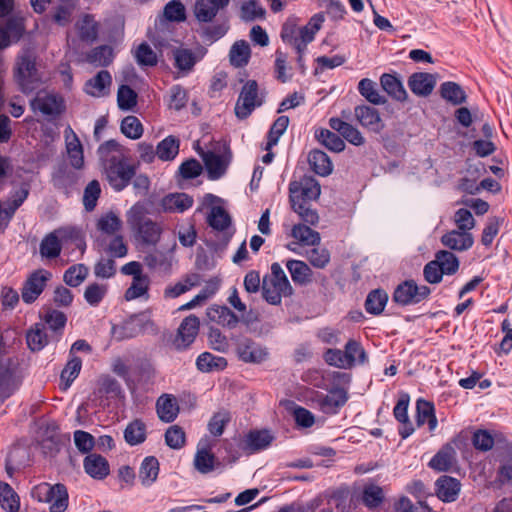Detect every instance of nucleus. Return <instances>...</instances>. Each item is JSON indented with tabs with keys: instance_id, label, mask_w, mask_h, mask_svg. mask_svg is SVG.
<instances>
[{
	"instance_id": "nucleus-60",
	"label": "nucleus",
	"mask_w": 512,
	"mask_h": 512,
	"mask_svg": "<svg viewBox=\"0 0 512 512\" xmlns=\"http://www.w3.org/2000/svg\"><path fill=\"white\" fill-rule=\"evenodd\" d=\"M87 59L96 66H107L113 60V50L109 46L96 47L88 54Z\"/></svg>"
},
{
	"instance_id": "nucleus-27",
	"label": "nucleus",
	"mask_w": 512,
	"mask_h": 512,
	"mask_svg": "<svg viewBox=\"0 0 512 512\" xmlns=\"http://www.w3.org/2000/svg\"><path fill=\"white\" fill-rule=\"evenodd\" d=\"M83 466L85 472L94 479H104L109 474L107 460L98 454H89L85 457Z\"/></svg>"
},
{
	"instance_id": "nucleus-12",
	"label": "nucleus",
	"mask_w": 512,
	"mask_h": 512,
	"mask_svg": "<svg viewBox=\"0 0 512 512\" xmlns=\"http://www.w3.org/2000/svg\"><path fill=\"white\" fill-rule=\"evenodd\" d=\"M51 273L44 269L34 271L26 280L22 288V299L25 303L34 302L43 292Z\"/></svg>"
},
{
	"instance_id": "nucleus-57",
	"label": "nucleus",
	"mask_w": 512,
	"mask_h": 512,
	"mask_svg": "<svg viewBox=\"0 0 512 512\" xmlns=\"http://www.w3.org/2000/svg\"><path fill=\"white\" fill-rule=\"evenodd\" d=\"M117 103L121 110H132L137 105V93L127 85H121L117 92Z\"/></svg>"
},
{
	"instance_id": "nucleus-15",
	"label": "nucleus",
	"mask_w": 512,
	"mask_h": 512,
	"mask_svg": "<svg viewBox=\"0 0 512 512\" xmlns=\"http://www.w3.org/2000/svg\"><path fill=\"white\" fill-rule=\"evenodd\" d=\"M354 115L357 121L369 131L380 133L385 128V123L379 111L371 106L360 105L355 107Z\"/></svg>"
},
{
	"instance_id": "nucleus-45",
	"label": "nucleus",
	"mask_w": 512,
	"mask_h": 512,
	"mask_svg": "<svg viewBox=\"0 0 512 512\" xmlns=\"http://www.w3.org/2000/svg\"><path fill=\"white\" fill-rule=\"evenodd\" d=\"M417 422L419 425L428 424L429 430L433 431L437 426V419L434 414V406L425 400L417 401Z\"/></svg>"
},
{
	"instance_id": "nucleus-49",
	"label": "nucleus",
	"mask_w": 512,
	"mask_h": 512,
	"mask_svg": "<svg viewBox=\"0 0 512 512\" xmlns=\"http://www.w3.org/2000/svg\"><path fill=\"white\" fill-rule=\"evenodd\" d=\"M388 295L385 291L376 289L371 291L366 299V310L371 314H380L387 303Z\"/></svg>"
},
{
	"instance_id": "nucleus-35",
	"label": "nucleus",
	"mask_w": 512,
	"mask_h": 512,
	"mask_svg": "<svg viewBox=\"0 0 512 512\" xmlns=\"http://www.w3.org/2000/svg\"><path fill=\"white\" fill-rule=\"evenodd\" d=\"M149 276L141 278H132L131 285L126 289L124 293V299L126 301H132L135 299L142 298L144 300L149 299V288H150Z\"/></svg>"
},
{
	"instance_id": "nucleus-1",
	"label": "nucleus",
	"mask_w": 512,
	"mask_h": 512,
	"mask_svg": "<svg viewBox=\"0 0 512 512\" xmlns=\"http://www.w3.org/2000/svg\"><path fill=\"white\" fill-rule=\"evenodd\" d=\"M98 153L110 185L117 191L124 189L135 175V170L126 162L120 145L109 140L99 147Z\"/></svg>"
},
{
	"instance_id": "nucleus-33",
	"label": "nucleus",
	"mask_w": 512,
	"mask_h": 512,
	"mask_svg": "<svg viewBox=\"0 0 512 512\" xmlns=\"http://www.w3.org/2000/svg\"><path fill=\"white\" fill-rule=\"evenodd\" d=\"M455 460L456 451L452 445L447 444L430 460L429 466L437 471H447L453 466Z\"/></svg>"
},
{
	"instance_id": "nucleus-43",
	"label": "nucleus",
	"mask_w": 512,
	"mask_h": 512,
	"mask_svg": "<svg viewBox=\"0 0 512 512\" xmlns=\"http://www.w3.org/2000/svg\"><path fill=\"white\" fill-rule=\"evenodd\" d=\"M359 93L370 103L374 105H380L386 103V98L382 96L377 87L376 83L368 78H364L359 82L358 85Z\"/></svg>"
},
{
	"instance_id": "nucleus-52",
	"label": "nucleus",
	"mask_w": 512,
	"mask_h": 512,
	"mask_svg": "<svg viewBox=\"0 0 512 512\" xmlns=\"http://www.w3.org/2000/svg\"><path fill=\"white\" fill-rule=\"evenodd\" d=\"M344 351L350 368L356 364H363L367 360L363 347L355 340H349L345 345Z\"/></svg>"
},
{
	"instance_id": "nucleus-21",
	"label": "nucleus",
	"mask_w": 512,
	"mask_h": 512,
	"mask_svg": "<svg viewBox=\"0 0 512 512\" xmlns=\"http://www.w3.org/2000/svg\"><path fill=\"white\" fill-rule=\"evenodd\" d=\"M206 315L210 321L230 329L240 322L239 317L226 306L212 305L207 308Z\"/></svg>"
},
{
	"instance_id": "nucleus-41",
	"label": "nucleus",
	"mask_w": 512,
	"mask_h": 512,
	"mask_svg": "<svg viewBox=\"0 0 512 512\" xmlns=\"http://www.w3.org/2000/svg\"><path fill=\"white\" fill-rule=\"evenodd\" d=\"M291 235L304 245L315 246L319 245L321 241L320 234L304 224L294 225Z\"/></svg>"
},
{
	"instance_id": "nucleus-55",
	"label": "nucleus",
	"mask_w": 512,
	"mask_h": 512,
	"mask_svg": "<svg viewBox=\"0 0 512 512\" xmlns=\"http://www.w3.org/2000/svg\"><path fill=\"white\" fill-rule=\"evenodd\" d=\"M436 263L440 266L444 274H454L459 268L457 257L446 250L439 251L435 258Z\"/></svg>"
},
{
	"instance_id": "nucleus-30",
	"label": "nucleus",
	"mask_w": 512,
	"mask_h": 512,
	"mask_svg": "<svg viewBox=\"0 0 512 512\" xmlns=\"http://www.w3.org/2000/svg\"><path fill=\"white\" fill-rule=\"evenodd\" d=\"M274 440L269 430H253L246 435V449L251 453L268 448Z\"/></svg>"
},
{
	"instance_id": "nucleus-11",
	"label": "nucleus",
	"mask_w": 512,
	"mask_h": 512,
	"mask_svg": "<svg viewBox=\"0 0 512 512\" xmlns=\"http://www.w3.org/2000/svg\"><path fill=\"white\" fill-rule=\"evenodd\" d=\"M209 177L211 179L220 178L226 171L231 160L229 148L223 144L217 151H210L202 155Z\"/></svg>"
},
{
	"instance_id": "nucleus-38",
	"label": "nucleus",
	"mask_w": 512,
	"mask_h": 512,
	"mask_svg": "<svg viewBox=\"0 0 512 512\" xmlns=\"http://www.w3.org/2000/svg\"><path fill=\"white\" fill-rule=\"evenodd\" d=\"M311 169L320 176H328L332 173L333 165L328 155L320 150H313L308 156Z\"/></svg>"
},
{
	"instance_id": "nucleus-50",
	"label": "nucleus",
	"mask_w": 512,
	"mask_h": 512,
	"mask_svg": "<svg viewBox=\"0 0 512 512\" xmlns=\"http://www.w3.org/2000/svg\"><path fill=\"white\" fill-rule=\"evenodd\" d=\"M266 15V10L256 0H248L241 4L240 17L244 21H254L256 19H263Z\"/></svg>"
},
{
	"instance_id": "nucleus-63",
	"label": "nucleus",
	"mask_w": 512,
	"mask_h": 512,
	"mask_svg": "<svg viewBox=\"0 0 512 512\" xmlns=\"http://www.w3.org/2000/svg\"><path fill=\"white\" fill-rule=\"evenodd\" d=\"M25 17L20 14H15L7 21L6 31L10 38V43L18 41L25 32Z\"/></svg>"
},
{
	"instance_id": "nucleus-51",
	"label": "nucleus",
	"mask_w": 512,
	"mask_h": 512,
	"mask_svg": "<svg viewBox=\"0 0 512 512\" xmlns=\"http://www.w3.org/2000/svg\"><path fill=\"white\" fill-rule=\"evenodd\" d=\"M197 367L203 372L222 369L227 365L225 358L217 357L209 352H204L197 359Z\"/></svg>"
},
{
	"instance_id": "nucleus-59",
	"label": "nucleus",
	"mask_w": 512,
	"mask_h": 512,
	"mask_svg": "<svg viewBox=\"0 0 512 512\" xmlns=\"http://www.w3.org/2000/svg\"><path fill=\"white\" fill-rule=\"evenodd\" d=\"M79 37L85 41H93L97 36L96 23L92 16L84 15L76 24Z\"/></svg>"
},
{
	"instance_id": "nucleus-19",
	"label": "nucleus",
	"mask_w": 512,
	"mask_h": 512,
	"mask_svg": "<svg viewBox=\"0 0 512 512\" xmlns=\"http://www.w3.org/2000/svg\"><path fill=\"white\" fill-rule=\"evenodd\" d=\"M230 0H196L193 13L199 22H211Z\"/></svg>"
},
{
	"instance_id": "nucleus-34",
	"label": "nucleus",
	"mask_w": 512,
	"mask_h": 512,
	"mask_svg": "<svg viewBox=\"0 0 512 512\" xmlns=\"http://www.w3.org/2000/svg\"><path fill=\"white\" fill-rule=\"evenodd\" d=\"M156 408L159 418L167 423L174 421L179 412L176 399L168 394L158 398Z\"/></svg>"
},
{
	"instance_id": "nucleus-53",
	"label": "nucleus",
	"mask_w": 512,
	"mask_h": 512,
	"mask_svg": "<svg viewBox=\"0 0 512 512\" xmlns=\"http://www.w3.org/2000/svg\"><path fill=\"white\" fill-rule=\"evenodd\" d=\"M26 339L28 347L32 351H40L48 343L44 327L40 324H36L31 330L27 332Z\"/></svg>"
},
{
	"instance_id": "nucleus-26",
	"label": "nucleus",
	"mask_w": 512,
	"mask_h": 512,
	"mask_svg": "<svg viewBox=\"0 0 512 512\" xmlns=\"http://www.w3.org/2000/svg\"><path fill=\"white\" fill-rule=\"evenodd\" d=\"M330 126L333 130L339 132L341 136L349 143L355 146H361L365 143V139L361 132L353 125L339 118H331Z\"/></svg>"
},
{
	"instance_id": "nucleus-56",
	"label": "nucleus",
	"mask_w": 512,
	"mask_h": 512,
	"mask_svg": "<svg viewBox=\"0 0 512 512\" xmlns=\"http://www.w3.org/2000/svg\"><path fill=\"white\" fill-rule=\"evenodd\" d=\"M292 210L298 214L303 222L315 226L319 222V215L307 202H290Z\"/></svg>"
},
{
	"instance_id": "nucleus-32",
	"label": "nucleus",
	"mask_w": 512,
	"mask_h": 512,
	"mask_svg": "<svg viewBox=\"0 0 512 512\" xmlns=\"http://www.w3.org/2000/svg\"><path fill=\"white\" fill-rule=\"evenodd\" d=\"M280 404L293 415L298 426L310 428L315 423L314 415L309 410L298 406L294 401L281 400Z\"/></svg>"
},
{
	"instance_id": "nucleus-46",
	"label": "nucleus",
	"mask_w": 512,
	"mask_h": 512,
	"mask_svg": "<svg viewBox=\"0 0 512 512\" xmlns=\"http://www.w3.org/2000/svg\"><path fill=\"white\" fill-rule=\"evenodd\" d=\"M305 257L309 263L318 269L325 268L330 262V252L319 245L312 246L305 251Z\"/></svg>"
},
{
	"instance_id": "nucleus-64",
	"label": "nucleus",
	"mask_w": 512,
	"mask_h": 512,
	"mask_svg": "<svg viewBox=\"0 0 512 512\" xmlns=\"http://www.w3.org/2000/svg\"><path fill=\"white\" fill-rule=\"evenodd\" d=\"M88 268L83 264H77L71 266L64 274V282L71 286H79L87 277Z\"/></svg>"
},
{
	"instance_id": "nucleus-10",
	"label": "nucleus",
	"mask_w": 512,
	"mask_h": 512,
	"mask_svg": "<svg viewBox=\"0 0 512 512\" xmlns=\"http://www.w3.org/2000/svg\"><path fill=\"white\" fill-rule=\"evenodd\" d=\"M347 391L342 386H333L325 392H317L314 401L319 409L326 414H334L347 401Z\"/></svg>"
},
{
	"instance_id": "nucleus-22",
	"label": "nucleus",
	"mask_w": 512,
	"mask_h": 512,
	"mask_svg": "<svg viewBox=\"0 0 512 512\" xmlns=\"http://www.w3.org/2000/svg\"><path fill=\"white\" fill-rule=\"evenodd\" d=\"M441 242L451 250L464 251L472 247L474 239L470 232L454 229L444 234Z\"/></svg>"
},
{
	"instance_id": "nucleus-58",
	"label": "nucleus",
	"mask_w": 512,
	"mask_h": 512,
	"mask_svg": "<svg viewBox=\"0 0 512 512\" xmlns=\"http://www.w3.org/2000/svg\"><path fill=\"white\" fill-rule=\"evenodd\" d=\"M78 180V175L66 167H60L52 177L53 185L58 189H67Z\"/></svg>"
},
{
	"instance_id": "nucleus-7",
	"label": "nucleus",
	"mask_w": 512,
	"mask_h": 512,
	"mask_svg": "<svg viewBox=\"0 0 512 512\" xmlns=\"http://www.w3.org/2000/svg\"><path fill=\"white\" fill-rule=\"evenodd\" d=\"M16 80L23 92H31L40 81L35 65V57L30 51L19 56L16 64Z\"/></svg>"
},
{
	"instance_id": "nucleus-42",
	"label": "nucleus",
	"mask_w": 512,
	"mask_h": 512,
	"mask_svg": "<svg viewBox=\"0 0 512 512\" xmlns=\"http://www.w3.org/2000/svg\"><path fill=\"white\" fill-rule=\"evenodd\" d=\"M124 439L131 446L143 443L146 439V425L139 419L130 422L124 430Z\"/></svg>"
},
{
	"instance_id": "nucleus-61",
	"label": "nucleus",
	"mask_w": 512,
	"mask_h": 512,
	"mask_svg": "<svg viewBox=\"0 0 512 512\" xmlns=\"http://www.w3.org/2000/svg\"><path fill=\"white\" fill-rule=\"evenodd\" d=\"M186 435L178 425L170 426L165 432V443L171 449H181L185 445Z\"/></svg>"
},
{
	"instance_id": "nucleus-14",
	"label": "nucleus",
	"mask_w": 512,
	"mask_h": 512,
	"mask_svg": "<svg viewBox=\"0 0 512 512\" xmlns=\"http://www.w3.org/2000/svg\"><path fill=\"white\" fill-rule=\"evenodd\" d=\"M199 319L190 315L186 317L178 328V333L173 341L177 350H183L189 347L195 340L199 331Z\"/></svg>"
},
{
	"instance_id": "nucleus-17",
	"label": "nucleus",
	"mask_w": 512,
	"mask_h": 512,
	"mask_svg": "<svg viewBox=\"0 0 512 512\" xmlns=\"http://www.w3.org/2000/svg\"><path fill=\"white\" fill-rule=\"evenodd\" d=\"M324 22L322 13L315 14L311 17L308 24L299 29V36L295 37L293 46L301 55L308 43L313 41L315 34L320 30Z\"/></svg>"
},
{
	"instance_id": "nucleus-8",
	"label": "nucleus",
	"mask_w": 512,
	"mask_h": 512,
	"mask_svg": "<svg viewBox=\"0 0 512 512\" xmlns=\"http://www.w3.org/2000/svg\"><path fill=\"white\" fill-rule=\"evenodd\" d=\"M321 194L319 182L311 176H303L289 185L290 202H309L317 200Z\"/></svg>"
},
{
	"instance_id": "nucleus-40",
	"label": "nucleus",
	"mask_w": 512,
	"mask_h": 512,
	"mask_svg": "<svg viewBox=\"0 0 512 512\" xmlns=\"http://www.w3.org/2000/svg\"><path fill=\"white\" fill-rule=\"evenodd\" d=\"M159 473V462L153 457H146L139 470V479L144 486H150L154 483Z\"/></svg>"
},
{
	"instance_id": "nucleus-54",
	"label": "nucleus",
	"mask_w": 512,
	"mask_h": 512,
	"mask_svg": "<svg viewBox=\"0 0 512 512\" xmlns=\"http://www.w3.org/2000/svg\"><path fill=\"white\" fill-rule=\"evenodd\" d=\"M317 139L329 150L341 152L345 149L344 141L334 132L327 129H321L316 133Z\"/></svg>"
},
{
	"instance_id": "nucleus-48",
	"label": "nucleus",
	"mask_w": 512,
	"mask_h": 512,
	"mask_svg": "<svg viewBox=\"0 0 512 512\" xmlns=\"http://www.w3.org/2000/svg\"><path fill=\"white\" fill-rule=\"evenodd\" d=\"M0 505L9 512H17L19 509V497L11 486L0 482Z\"/></svg>"
},
{
	"instance_id": "nucleus-25",
	"label": "nucleus",
	"mask_w": 512,
	"mask_h": 512,
	"mask_svg": "<svg viewBox=\"0 0 512 512\" xmlns=\"http://www.w3.org/2000/svg\"><path fill=\"white\" fill-rule=\"evenodd\" d=\"M382 89L394 100L405 102L408 100V93L402 81L395 75L385 73L380 77Z\"/></svg>"
},
{
	"instance_id": "nucleus-44",
	"label": "nucleus",
	"mask_w": 512,
	"mask_h": 512,
	"mask_svg": "<svg viewBox=\"0 0 512 512\" xmlns=\"http://www.w3.org/2000/svg\"><path fill=\"white\" fill-rule=\"evenodd\" d=\"M96 227L102 233L114 235L121 230L122 220L114 212H107L98 218Z\"/></svg>"
},
{
	"instance_id": "nucleus-37",
	"label": "nucleus",
	"mask_w": 512,
	"mask_h": 512,
	"mask_svg": "<svg viewBox=\"0 0 512 512\" xmlns=\"http://www.w3.org/2000/svg\"><path fill=\"white\" fill-rule=\"evenodd\" d=\"M251 57V49L245 40L236 41L229 51V61L232 66L241 68L248 64Z\"/></svg>"
},
{
	"instance_id": "nucleus-62",
	"label": "nucleus",
	"mask_w": 512,
	"mask_h": 512,
	"mask_svg": "<svg viewBox=\"0 0 512 512\" xmlns=\"http://www.w3.org/2000/svg\"><path fill=\"white\" fill-rule=\"evenodd\" d=\"M134 57L140 66H155L157 55L147 43H141L134 51Z\"/></svg>"
},
{
	"instance_id": "nucleus-39",
	"label": "nucleus",
	"mask_w": 512,
	"mask_h": 512,
	"mask_svg": "<svg viewBox=\"0 0 512 512\" xmlns=\"http://www.w3.org/2000/svg\"><path fill=\"white\" fill-rule=\"evenodd\" d=\"M193 200L187 194L174 193L165 196L161 201V206L168 212H183L192 206Z\"/></svg>"
},
{
	"instance_id": "nucleus-23",
	"label": "nucleus",
	"mask_w": 512,
	"mask_h": 512,
	"mask_svg": "<svg viewBox=\"0 0 512 512\" xmlns=\"http://www.w3.org/2000/svg\"><path fill=\"white\" fill-rule=\"evenodd\" d=\"M112 84V77L106 70H101L88 80L85 84V91L93 97H103L109 93Z\"/></svg>"
},
{
	"instance_id": "nucleus-20",
	"label": "nucleus",
	"mask_w": 512,
	"mask_h": 512,
	"mask_svg": "<svg viewBox=\"0 0 512 512\" xmlns=\"http://www.w3.org/2000/svg\"><path fill=\"white\" fill-rule=\"evenodd\" d=\"M33 110H39L44 115H58L63 110V100L54 94L39 93L32 101Z\"/></svg>"
},
{
	"instance_id": "nucleus-18",
	"label": "nucleus",
	"mask_w": 512,
	"mask_h": 512,
	"mask_svg": "<svg viewBox=\"0 0 512 512\" xmlns=\"http://www.w3.org/2000/svg\"><path fill=\"white\" fill-rule=\"evenodd\" d=\"M65 144L67 159L70 165L76 169L81 170L84 167V152L83 146L78 136L71 128L65 130Z\"/></svg>"
},
{
	"instance_id": "nucleus-3",
	"label": "nucleus",
	"mask_w": 512,
	"mask_h": 512,
	"mask_svg": "<svg viewBox=\"0 0 512 512\" xmlns=\"http://www.w3.org/2000/svg\"><path fill=\"white\" fill-rule=\"evenodd\" d=\"M262 297L271 305H279L282 298L293 294V288L279 263L271 265V272L262 279Z\"/></svg>"
},
{
	"instance_id": "nucleus-5",
	"label": "nucleus",
	"mask_w": 512,
	"mask_h": 512,
	"mask_svg": "<svg viewBox=\"0 0 512 512\" xmlns=\"http://www.w3.org/2000/svg\"><path fill=\"white\" fill-rule=\"evenodd\" d=\"M264 93L260 91L255 80H247L239 93L235 104V115L238 119H246L251 113L260 107L264 102Z\"/></svg>"
},
{
	"instance_id": "nucleus-24",
	"label": "nucleus",
	"mask_w": 512,
	"mask_h": 512,
	"mask_svg": "<svg viewBox=\"0 0 512 512\" xmlns=\"http://www.w3.org/2000/svg\"><path fill=\"white\" fill-rule=\"evenodd\" d=\"M461 489L460 482L450 476H441L436 481V493L444 502H453L457 499Z\"/></svg>"
},
{
	"instance_id": "nucleus-9",
	"label": "nucleus",
	"mask_w": 512,
	"mask_h": 512,
	"mask_svg": "<svg viewBox=\"0 0 512 512\" xmlns=\"http://www.w3.org/2000/svg\"><path fill=\"white\" fill-rule=\"evenodd\" d=\"M430 288L418 286L413 280L405 281L397 286L393 294V300L402 306L419 303L430 294Z\"/></svg>"
},
{
	"instance_id": "nucleus-2",
	"label": "nucleus",
	"mask_w": 512,
	"mask_h": 512,
	"mask_svg": "<svg viewBox=\"0 0 512 512\" xmlns=\"http://www.w3.org/2000/svg\"><path fill=\"white\" fill-rule=\"evenodd\" d=\"M144 203H135L127 212V223L134 232L135 240L144 246H155L160 241L163 227L161 223L147 217Z\"/></svg>"
},
{
	"instance_id": "nucleus-28",
	"label": "nucleus",
	"mask_w": 512,
	"mask_h": 512,
	"mask_svg": "<svg viewBox=\"0 0 512 512\" xmlns=\"http://www.w3.org/2000/svg\"><path fill=\"white\" fill-rule=\"evenodd\" d=\"M238 354L243 361L250 363H261L268 356L266 349L251 340H245L240 344Z\"/></svg>"
},
{
	"instance_id": "nucleus-31",
	"label": "nucleus",
	"mask_w": 512,
	"mask_h": 512,
	"mask_svg": "<svg viewBox=\"0 0 512 512\" xmlns=\"http://www.w3.org/2000/svg\"><path fill=\"white\" fill-rule=\"evenodd\" d=\"M27 196L28 190L21 189L13 195L11 201L0 203V226H7L15 211L24 202Z\"/></svg>"
},
{
	"instance_id": "nucleus-13",
	"label": "nucleus",
	"mask_w": 512,
	"mask_h": 512,
	"mask_svg": "<svg viewBox=\"0 0 512 512\" xmlns=\"http://www.w3.org/2000/svg\"><path fill=\"white\" fill-rule=\"evenodd\" d=\"M214 444L208 437L202 438L197 444L193 464L201 474H208L215 469L216 457L211 452Z\"/></svg>"
},
{
	"instance_id": "nucleus-6",
	"label": "nucleus",
	"mask_w": 512,
	"mask_h": 512,
	"mask_svg": "<svg viewBox=\"0 0 512 512\" xmlns=\"http://www.w3.org/2000/svg\"><path fill=\"white\" fill-rule=\"evenodd\" d=\"M80 238L79 230L73 227H62L44 237L40 244V254L45 258H56L61 252V246L68 240Z\"/></svg>"
},
{
	"instance_id": "nucleus-4",
	"label": "nucleus",
	"mask_w": 512,
	"mask_h": 512,
	"mask_svg": "<svg viewBox=\"0 0 512 512\" xmlns=\"http://www.w3.org/2000/svg\"><path fill=\"white\" fill-rule=\"evenodd\" d=\"M31 496L49 504L50 512H64L68 507V492L63 484L40 483L31 490Z\"/></svg>"
},
{
	"instance_id": "nucleus-36",
	"label": "nucleus",
	"mask_w": 512,
	"mask_h": 512,
	"mask_svg": "<svg viewBox=\"0 0 512 512\" xmlns=\"http://www.w3.org/2000/svg\"><path fill=\"white\" fill-rule=\"evenodd\" d=\"M439 92L441 97L452 105H460L467 100L465 91L456 82L447 81L442 83Z\"/></svg>"
},
{
	"instance_id": "nucleus-47",
	"label": "nucleus",
	"mask_w": 512,
	"mask_h": 512,
	"mask_svg": "<svg viewBox=\"0 0 512 512\" xmlns=\"http://www.w3.org/2000/svg\"><path fill=\"white\" fill-rule=\"evenodd\" d=\"M179 152V140L174 136L163 139L156 148V154L163 161L174 159Z\"/></svg>"
},
{
	"instance_id": "nucleus-16",
	"label": "nucleus",
	"mask_w": 512,
	"mask_h": 512,
	"mask_svg": "<svg viewBox=\"0 0 512 512\" xmlns=\"http://www.w3.org/2000/svg\"><path fill=\"white\" fill-rule=\"evenodd\" d=\"M437 83V75L428 72H416L409 76L408 86L419 97L429 96Z\"/></svg>"
},
{
	"instance_id": "nucleus-29",
	"label": "nucleus",
	"mask_w": 512,
	"mask_h": 512,
	"mask_svg": "<svg viewBox=\"0 0 512 512\" xmlns=\"http://www.w3.org/2000/svg\"><path fill=\"white\" fill-rule=\"evenodd\" d=\"M286 267L295 284L308 285L313 280V271L307 263L300 260H289Z\"/></svg>"
}]
</instances>
